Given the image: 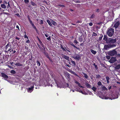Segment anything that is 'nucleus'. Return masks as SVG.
<instances>
[{"label": "nucleus", "mask_w": 120, "mask_h": 120, "mask_svg": "<svg viewBox=\"0 0 120 120\" xmlns=\"http://www.w3.org/2000/svg\"><path fill=\"white\" fill-rule=\"evenodd\" d=\"M114 32V29L112 28H111L108 29L107 33L109 36L111 37L113 35Z\"/></svg>", "instance_id": "nucleus-1"}, {"label": "nucleus", "mask_w": 120, "mask_h": 120, "mask_svg": "<svg viewBox=\"0 0 120 120\" xmlns=\"http://www.w3.org/2000/svg\"><path fill=\"white\" fill-rule=\"evenodd\" d=\"M116 46V45L114 44L105 45H104V49L105 50H107L109 48L115 47Z\"/></svg>", "instance_id": "nucleus-2"}, {"label": "nucleus", "mask_w": 120, "mask_h": 120, "mask_svg": "<svg viewBox=\"0 0 120 120\" xmlns=\"http://www.w3.org/2000/svg\"><path fill=\"white\" fill-rule=\"evenodd\" d=\"M72 57L74 59L77 61H79L81 59V55L76 53L74 54Z\"/></svg>", "instance_id": "nucleus-3"}, {"label": "nucleus", "mask_w": 120, "mask_h": 120, "mask_svg": "<svg viewBox=\"0 0 120 120\" xmlns=\"http://www.w3.org/2000/svg\"><path fill=\"white\" fill-rule=\"evenodd\" d=\"M116 41V39H113L112 38H109L107 41V44H111L115 43Z\"/></svg>", "instance_id": "nucleus-4"}, {"label": "nucleus", "mask_w": 120, "mask_h": 120, "mask_svg": "<svg viewBox=\"0 0 120 120\" xmlns=\"http://www.w3.org/2000/svg\"><path fill=\"white\" fill-rule=\"evenodd\" d=\"M117 52L115 49H113L112 51H110L108 52V54L109 56H113L117 54Z\"/></svg>", "instance_id": "nucleus-5"}, {"label": "nucleus", "mask_w": 120, "mask_h": 120, "mask_svg": "<svg viewBox=\"0 0 120 120\" xmlns=\"http://www.w3.org/2000/svg\"><path fill=\"white\" fill-rule=\"evenodd\" d=\"M1 77L3 78L5 80H7V79L8 78V76L4 73H1Z\"/></svg>", "instance_id": "nucleus-6"}, {"label": "nucleus", "mask_w": 120, "mask_h": 120, "mask_svg": "<svg viewBox=\"0 0 120 120\" xmlns=\"http://www.w3.org/2000/svg\"><path fill=\"white\" fill-rule=\"evenodd\" d=\"M116 59L115 57H112L109 60V62L111 63H112L116 61Z\"/></svg>", "instance_id": "nucleus-7"}, {"label": "nucleus", "mask_w": 120, "mask_h": 120, "mask_svg": "<svg viewBox=\"0 0 120 120\" xmlns=\"http://www.w3.org/2000/svg\"><path fill=\"white\" fill-rule=\"evenodd\" d=\"M29 22L30 24L31 25V26H32V27H33V28L36 31L37 30V29L36 28V26H34V24L33 23L32 21L31 20L30 21H29Z\"/></svg>", "instance_id": "nucleus-8"}, {"label": "nucleus", "mask_w": 120, "mask_h": 120, "mask_svg": "<svg viewBox=\"0 0 120 120\" xmlns=\"http://www.w3.org/2000/svg\"><path fill=\"white\" fill-rule=\"evenodd\" d=\"M34 88V86H32L29 88H27L28 92L31 93L33 91Z\"/></svg>", "instance_id": "nucleus-9"}, {"label": "nucleus", "mask_w": 120, "mask_h": 120, "mask_svg": "<svg viewBox=\"0 0 120 120\" xmlns=\"http://www.w3.org/2000/svg\"><path fill=\"white\" fill-rule=\"evenodd\" d=\"M120 25V23L119 21H118L114 25V27L115 28H117Z\"/></svg>", "instance_id": "nucleus-10"}, {"label": "nucleus", "mask_w": 120, "mask_h": 120, "mask_svg": "<svg viewBox=\"0 0 120 120\" xmlns=\"http://www.w3.org/2000/svg\"><path fill=\"white\" fill-rule=\"evenodd\" d=\"M24 33L25 34L24 35V38H27V39H28V40H26V41L25 42L26 43H29L30 42V40L29 39L28 37L26 35V32H25Z\"/></svg>", "instance_id": "nucleus-11"}, {"label": "nucleus", "mask_w": 120, "mask_h": 120, "mask_svg": "<svg viewBox=\"0 0 120 120\" xmlns=\"http://www.w3.org/2000/svg\"><path fill=\"white\" fill-rule=\"evenodd\" d=\"M60 45V47L63 50L64 52H66V47L64 45Z\"/></svg>", "instance_id": "nucleus-12"}, {"label": "nucleus", "mask_w": 120, "mask_h": 120, "mask_svg": "<svg viewBox=\"0 0 120 120\" xmlns=\"http://www.w3.org/2000/svg\"><path fill=\"white\" fill-rule=\"evenodd\" d=\"M62 56L63 58L65 59L66 60L68 61L69 60V57L68 56L63 54H62Z\"/></svg>", "instance_id": "nucleus-13"}, {"label": "nucleus", "mask_w": 120, "mask_h": 120, "mask_svg": "<svg viewBox=\"0 0 120 120\" xmlns=\"http://www.w3.org/2000/svg\"><path fill=\"white\" fill-rule=\"evenodd\" d=\"M74 82L76 83L78 85V86H79V87L82 88H84V87H83V86H82L81 85H80V84L77 81L75 80Z\"/></svg>", "instance_id": "nucleus-14"}, {"label": "nucleus", "mask_w": 120, "mask_h": 120, "mask_svg": "<svg viewBox=\"0 0 120 120\" xmlns=\"http://www.w3.org/2000/svg\"><path fill=\"white\" fill-rule=\"evenodd\" d=\"M65 74L66 76L69 79H71V78L70 77V74L68 72H66L65 73Z\"/></svg>", "instance_id": "nucleus-15"}, {"label": "nucleus", "mask_w": 120, "mask_h": 120, "mask_svg": "<svg viewBox=\"0 0 120 120\" xmlns=\"http://www.w3.org/2000/svg\"><path fill=\"white\" fill-rule=\"evenodd\" d=\"M15 65L17 67H19L23 66V64L19 63H16Z\"/></svg>", "instance_id": "nucleus-16"}, {"label": "nucleus", "mask_w": 120, "mask_h": 120, "mask_svg": "<svg viewBox=\"0 0 120 120\" xmlns=\"http://www.w3.org/2000/svg\"><path fill=\"white\" fill-rule=\"evenodd\" d=\"M85 84L88 88H91V86L88 83L86 82Z\"/></svg>", "instance_id": "nucleus-17"}, {"label": "nucleus", "mask_w": 120, "mask_h": 120, "mask_svg": "<svg viewBox=\"0 0 120 120\" xmlns=\"http://www.w3.org/2000/svg\"><path fill=\"white\" fill-rule=\"evenodd\" d=\"M90 51L91 53L94 55H95L97 53L96 51H94L92 49H90Z\"/></svg>", "instance_id": "nucleus-18"}, {"label": "nucleus", "mask_w": 120, "mask_h": 120, "mask_svg": "<svg viewBox=\"0 0 120 120\" xmlns=\"http://www.w3.org/2000/svg\"><path fill=\"white\" fill-rule=\"evenodd\" d=\"M83 74L84 75V77L86 79H88V76L87 75L86 73H83Z\"/></svg>", "instance_id": "nucleus-19"}, {"label": "nucleus", "mask_w": 120, "mask_h": 120, "mask_svg": "<svg viewBox=\"0 0 120 120\" xmlns=\"http://www.w3.org/2000/svg\"><path fill=\"white\" fill-rule=\"evenodd\" d=\"M1 7L5 9L6 8V6L4 4H2L1 5Z\"/></svg>", "instance_id": "nucleus-20"}, {"label": "nucleus", "mask_w": 120, "mask_h": 120, "mask_svg": "<svg viewBox=\"0 0 120 120\" xmlns=\"http://www.w3.org/2000/svg\"><path fill=\"white\" fill-rule=\"evenodd\" d=\"M48 23L49 25H50V26H52V24L51 22L49 19H47L46 21Z\"/></svg>", "instance_id": "nucleus-21"}, {"label": "nucleus", "mask_w": 120, "mask_h": 120, "mask_svg": "<svg viewBox=\"0 0 120 120\" xmlns=\"http://www.w3.org/2000/svg\"><path fill=\"white\" fill-rule=\"evenodd\" d=\"M36 63H37V65L38 66V67H40L41 65L40 62L38 60H37V61Z\"/></svg>", "instance_id": "nucleus-22"}, {"label": "nucleus", "mask_w": 120, "mask_h": 120, "mask_svg": "<svg viewBox=\"0 0 120 120\" xmlns=\"http://www.w3.org/2000/svg\"><path fill=\"white\" fill-rule=\"evenodd\" d=\"M120 68V64L117 65L115 67V68L116 69H118Z\"/></svg>", "instance_id": "nucleus-23"}, {"label": "nucleus", "mask_w": 120, "mask_h": 120, "mask_svg": "<svg viewBox=\"0 0 120 120\" xmlns=\"http://www.w3.org/2000/svg\"><path fill=\"white\" fill-rule=\"evenodd\" d=\"M108 39L107 38V36L106 35H104V38H103V40H105L106 42H107V41L108 40Z\"/></svg>", "instance_id": "nucleus-24"}, {"label": "nucleus", "mask_w": 120, "mask_h": 120, "mask_svg": "<svg viewBox=\"0 0 120 120\" xmlns=\"http://www.w3.org/2000/svg\"><path fill=\"white\" fill-rule=\"evenodd\" d=\"M10 43H9L8 44L5 46V49L6 50L7 49V48L8 47H10V46L11 45V44H9Z\"/></svg>", "instance_id": "nucleus-25"}, {"label": "nucleus", "mask_w": 120, "mask_h": 120, "mask_svg": "<svg viewBox=\"0 0 120 120\" xmlns=\"http://www.w3.org/2000/svg\"><path fill=\"white\" fill-rule=\"evenodd\" d=\"M71 63L72 65H73L74 66H75L76 64L75 62V61H74L72 60L71 61Z\"/></svg>", "instance_id": "nucleus-26"}, {"label": "nucleus", "mask_w": 120, "mask_h": 120, "mask_svg": "<svg viewBox=\"0 0 120 120\" xmlns=\"http://www.w3.org/2000/svg\"><path fill=\"white\" fill-rule=\"evenodd\" d=\"M41 46L43 48H44V51H45V49L46 48V47L45 45H44L43 44V43L42 44H41Z\"/></svg>", "instance_id": "nucleus-27"}, {"label": "nucleus", "mask_w": 120, "mask_h": 120, "mask_svg": "<svg viewBox=\"0 0 120 120\" xmlns=\"http://www.w3.org/2000/svg\"><path fill=\"white\" fill-rule=\"evenodd\" d=\"M41 46L43 48H44V51H45V49L46 48V47L45 45H44L43 44V43L42 44H41Z\"/></svg>", "instance_id": "nucleus-28"}, {"label": "nucleus", "mask_w": 120, "mask_h": 120, "mask_svg": "<svg viewBox=\"0 0 120 120\" xmlns=\"http://www.w3.org/2000/svg\"><path fill=\"white\" fill-rule=\"evenodd\" d=\"M13 49H12V46L11 45H10V48L8 49V51H9L10 52H11V51H13Z\"/></svg>", "instance_id": "nucleus-29"}, {"label": "nucleus", "mask_w": 120, "mask_h": 120, "mask_svg": "<svg viewBox=\"0 0 120 120\" xmlns=\"http://www.w3.org/2000/svg\"><path fill=\"white\" fill-rule=\"evenodd\" d=\"M30 4L31 5H32L33 6H37V4L34 3L32 1H31L30 2Z\"/></svg>", "instance_id": "nucleus-30"}, {"label": "nucleus", "mask_w": 120, "mask_h": 120, "mask_svg": "<svg viewBox=\"0 0 120 120\" xmlns=\"http://www.w3.org/2000/svg\"><path fill=\"white\" fill-rule=\"evenodd\" d=\"M106 80L107 82V83H109V78L108 76H107L106 77Z\"/></svg>", "instance_id": "nucleus-31"}, {"label": "nucleus", "mask_w": 120, "mask_h": 120, "mask_svg": "<svg viewBox=\"0 0 120 120\" xmlns=\"http://www.w3.org/2000/svg\"><path fill=\"white\" fill-rule=\"evenodd\" d=\"M96 76V79H99L101 78V76L99 75H97Z\"/></svg>", "instance_id": "nucleus-32"}, {"label": "nucleus", "mask_w": 120, "mask_h": 120, "mask_svg": "<svg viewBox=\"0 0 120 120\" xmlns=\"http://www.w3.org/2000/svg\"><path fill=\"white\" fill-rule=\"evenodd\" d=\"M79 41L81 42L83 41V38L82 37L80 36L79 37Z\"/></svg>", "instance_id": "nucleus-33"}, {"label": "nucleus", "mask_w": 120, "mask_h": 120, "mask_svg": "<svg viewBox=\"0 0 120 120\" xmlns=\"http://www.w3.org/2000/svg\"><path fill=\"white\" fill-rule=\"evenodd\" d=\"M44 53L45 54L46 57L47 58H49V56L48 54L47 53H45V51H44Z\"/></svg>", "instance_id": "nucleus-34"}, {"label": "nucleus", "mask_w": 120, "mask_h": 120, "mask_svg": "<svg viewBox=\"0 0 120 120\" xmlns=\"http://www.w3.org/2000/svg\"><path fill=\"white\" fill-rule=\"evenodd\" d=\"M102 90H108L105 86H103V87H102Z\"/></svg>", "instance_id": "nucleus-35"}, {"label": "nucleus", "mask_w": 120, "mask_h": 120, "mask_svg": "<svg viewBox=\"0 0 120 120\" xmlns=\"http://www.w3.org/2000/svg\"><path fill=\"white\" fill-rule=\"evenodd\" d=\"M100 36L99 38V39L98 40V41H100L102 39V38L103 37V35L101 34V35H100Z\"/></svg>", "instance_id": "nucleus-36"}, {"label": "nucleus", "mask_w": 120, "mask_h": 120, "mask_svg": "<svg viewBox=\"0 0 120 120\" xmlns=\"http://www.w3.org/2000/svg\"><path fill=\"white\" fill-rule=\"evenodd\" d=\"M72 74H73L75 75L77 77H79V75L77 74L76 73H75V72L74 71H73V72H72Z\"/></svg>", "instance_id": "nucleus-37"}, {"label": "nucleus", "mask_w": 120, "mask_h": 120, "mask_svg": "<svg viewBox=\"0 0 120 120\" xmlns=\"http://www.w3.org/2000/svg\"><path fill=\"white\" fill-rule=\"evenodd\" d=\"M72 74H73L75 75L77 77H79V75L77 74L76 73H75V72L74 71H73V72H72Z\"/></svg>", "instance_id": "nucleus-38"}, {"label": "nucleus", "mask_w": 120, "mask_h": 120, "mask_svg": "<svg viewBox=\"0 0 120 120\" xmlns=\"http://www.w3.org/2000/svg\"><path fill=\"white\" fill-rule=\"evenodd\" d=\"M51 20H52V24L54 26H56L57 25V23L56 22L53 20H52L51 19Z\"/></svg>", "instance_id": "nucleus-39"}, {"label": "nucleus", "mask_w": 120, "mask_h": 120, "mask_svg": "<svg viewBox=\"0 0 120 120\" xmlns=\"http://www.w3.org/2000/svg\"><path fill=\"white\" fill-rule=\"evenodd\" d=\"M66 52H71L70 50V49L67 47H66Z\"/></svg>", "instance_id": "nucleus-40"}, {"label": "nucleus", "mask_w": 120, "mask_h": 120, "mask_svg": "<svg viewBox=\"0 0 120 120\" xmlns=\"http://www.w3.org/2000/svg\"><path fill=\"white\" fill-rule=\"evenodd\" d=\"M10 72L11 74H15L16 73V71H15L12 70Z\"/></svg>", "instance_id": "nucleus-41"}, {"label": "nucleus", "mask_w": 120, "mask_h": 120, "mask_svg": "<svg viewBox=\"0 0 120 120\" xmlns=\"http://www.w3.org/2000/svg\"><path fill=\"white\" fill-rule=\"evenodd\" d=\"M92 89L95 92L97 89V88L94 86H93L92 88Z\"/></svg>", "instance_id": "nucleus-42"}, {"label": "nucleus", "mask_w": 120, "mask_h": 120, "mask_svg": "<svg viewBox=\"0 0 120 120\" xmlns=\"http://www.w3.org/2000/svg\"><path fill=\"white\" fill-rule=\"evenodd\" d=\"M39 48L40 49L41 51L43 52V51H44V48H42L41 46H40L39 47Z\"/></svg>", "instance_id": "nucleus-43"}, {"label": "nucleus", "mask_w": 120, "mask_h": 120, "mask_svg": "<svg viewBox=\"0 0 120 120\" xmlns=\"http://www.w3.org/2000/svg\"><path fill=\"white\" fill-rule=\"evenodd\" d=\"M93 34H92V36H96L97 35V34L96 33H95V32H93Z\"/></svg>", "instance_id": "nucleus-44"}, {"label": "nucleus", "mask_w": 120, "mask_h": 120, "mask_svg": "<svg viewBox=\"0 0 120 120\" xmlns=\"http://www.w3.org/2000/svg\"><path fill=\"white\" fill-rule=\"evenodd\" d=\"M97 84L99 86H100L102 85L100 81H99L98 82Z\"/></svg>", "instance_id": "nucleus-45"}, {"label": "nucleus", "mask_w": 120, "mask_h": 120, "mask_svg": "<svg viewBox=\"0 0 120 120\" xmlns=\"http://www.w3.org/2000/svg\"><path fill=\"white\" fill-rule=\"evenodd\" d=\"M40 25L42 24L43 23V21L41 19H40Z\"/></svg>", "instance_id": "nucleus-46"}, {"label": "nucleus", "mask_w": 120, "mask_h": 120, "mask_svg": "<svg viewBox=\"0 0 120 120\" xmlns=\"http://www.w3.org/2000/svg\"><path fill=\"white\" fill-rule=\"evenodd\" d=\"M67 70L69 72L71 73H72V72H73V71L71 70L70 69H69L68 68V69H67Z\"/></svg>", "instance_id": "nucleus-47"}, {"label": "nucleus", "mask_w": 120, "mask_h": 120, "mask_svg": "<svg viewBox=\"0 0 120 120\" xmlns=\"http://www.w3.org/2000/svg\"><path fill=\"white\" fill-rule=\"evenodd\" d=\"M67 70L69 72L71 73H72V72H73V71L71 70L70 69H69L68 68V69H67Z\"/></svg>", "instance_id": "nucleus-48"}, {"label": "nucleus", "mask_w": 120, "mask_h": 120, "mask_svg": "<svg viewBox=\"0 0 120 120\" xmlns=\"http://www.w3.org/2000/svg\"><path fill=\"white\" fill-rule=\"evenodd\" d=\"M27 17L29 21L31 20V19H30V16H29V15H27Z\"/></svg>", "instance_id": "nucleus-49"}, {"label": "nucleus", "mask_w": 120, "mask_h": 120, "mask_svg": "<svg viewBox=\"0 0 120 120\" xmlns=\"http://www.w3.org/2000/svg\"><path fill=\"white\" fill-rule=\"evenodd\" d=\"M24 2L25 3L27 4L29 2V0H24Z\"/></svg>", "instance_id": "nucleus-50"}, {"label": "nucleus", "mask_w": 120, "mask_h": 120, "mask_svg": "<svg viewBox=\"0 0 120 120\" xmlns=\"http://www.w3.org/2000/svg\"><path fill=\"white\" fill-rule=\"evenodd\" d=\"M95 15L94 14H92L90 18H92L94 17Z\"/></svg>", "instance_id": "nucleus-51"}, {"label": "nucleus", "mask_w": 120, "mask_h": 120, "mask_svg": "<svg viewBox=\"0 0 120 120\" xmlns=\"http://www.w3.org/2000/svg\"><path fill=\"white\" fill-rule=\"evenodd\" d=\"M47 39L49 41H50L51 40V37L49 36L48 38H47Z\"/></svg>", "instance_id": "nucleus-52"}, {"label": "nucleus", "mask_w": 120, "mask_h": 120, "mask_svg": "<svg viewBox=\"0 0 120 120\" xmlns=\"http://www.w3.org/2000/svg\"><path fill=\"white\" fill-rule=\"evenodd\" d=\"M74 43H75L76 44H77L78 43V42L76 40H74Z\"/></svg>", "instance_id": "nucleus-53"}, {"label": "nucleus", "mask_w": 120, "mask_h": 120, "mask_svg": "<svg viewBox=\"0 0 120 120\" xmlns=\"http://www.w3.org/2000/svg\"><path fill=\"white\" fill-rule=\"evenodd\" d=\"M93 75H91L90 76V78L91 80H93Z\"/></svg>", "instance_id": "nucleus-54"}, {"label": "nucleus", "mask_w": 120, "mask_h": 120, "mask_svg": "<svg viewBox=\"0 0 120 120\" xmlns=\"http://www.w3.org/2000/svg\"><path fill=\"white\" fill-rule=\"evenodd\" d=\"M106 58L108 59H109L110 58V57L109 56H106Z\"/></svg>", "instance_id": "nucleus-55"}, {"label": "nucleus", "mask_w": 120, "mask_h": 120, "mask_svg": "<svg viewBox=\"0 0 120 120\" xmlns=\"http://www.w3.org/2000/svg\"><path fill=\"white\" fill-rule=\"evenodd\" d=\"M95 67V69H96V70H97L98 69V66L96 65H95V66H94Z\"/></svg>", "instance_id": "nucleus-56"}, {"label": "nucleus", "mask_w": 120, "mask_h": 120, "mask_svg": "<svg viewBox=\"0 0 120 120\" xmlns=\"http://www.w3.org/2000/svg\"><path fill=\"white\" fill-rule=\"evenodd\" d=\"M8 5L7 6V8H8L10 6V4H9V2H8Z\"/></svg>", "instance_id": "nucleus-57"}, {"label": "nucleus", "mask_w": 120, "mask_h": 120, "mask_svg": "<svg viewBox=\"0 0 120 120\" xmlns=\"http://www.w3.org/2000/svg\"><path fill=\"white\" fill-rule=\"evenodd\" d=\"M59 6H60V7H65V6L64 5H59Z\"/></svg>", "instance_id": "nucleus-58"}, {"label": "nucleus", "mask_w": 120, "mask_h": 120, "mask_svg": "<svg viewBox=\"0 0 120 120\" xmlns=\"http://www.w3.org/2000/svg\"><path fill=\"white\" fill-rule=\"evenodd\" d=\"M95 11L99 12V9H97L95 10Z\"/></svg>", "instance_id": "nucleus-59"}, {"label": "nucleus", "mask_w": 120, "mask_h": 120, "mask_svg": "<svg viewBox=\"0 0 120 120\" xmlns=\"http://www.w3.org/2000/svg\"><path fill=\"white\" fill-rule=\"evenodd\" d=\"M25 49L27 50H28L29 49L26 46H25Z\"/></svg>", "instance_id": "nucleus-60"}, {"label": "nucleus", "mask_w": 120, "mask_h": 120, "mask_svg": "<svg viewBox=\"0 0 120 120\" xmlns=\"http://www.w3.org/2000/svg\"><path fill=\"white\" fill-rule=\"evenodd\" d=\"M93 25V24L92 23L90 22L89 23V25L90 26H92Z\"/></svg>", "instance_id": "nucleus-61"}, {"label": "nucleus", "mask_w": 120, "mask_h": 120, "mask_svg": "<svg viewBox=\"0 0 120 120\" xmlns=\"http://www.w3.org/2000/svg\"><path fill=\"white\" fill-rule=\"evenodd\" d=\"M39 42L40 45H41V44H43L42 42L41 41V40L39 41Z\"/></svg>", "instance_id": "nucleus-62"}, {"label": "nucleus", "mask_w": 120, "mask_h": 120, "mask_svg": "<svg viewBox=\"0 0 120 120\" xmlns=\"http://www.w3.org/2000/svg\"><path fill=\"white\" fill-rule=\"evenodd\" d=\"M71 45L73 46L74 47H75V46L74 45V44L73 43H72L71 44Z\"/></svg>", "instance_id": "nucleus-63"}, {"label": "nucleus", "mask_w": 120, "mask_h": 120, "mask_svg": "<svg viewBox=\"0 0 120 120\" xmlns=\"http://www.w3.org/2000/svg\"><path fill=\"white\" fill-rule=\"evenodd\" d=\"M3 3L4 4H8L7 2H6V1L5 0L3 2Z\"/></svg>", "instance_id": "nucleus-64"}]
</instances>
